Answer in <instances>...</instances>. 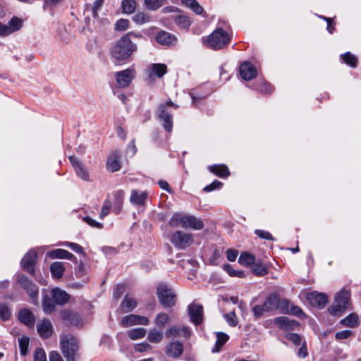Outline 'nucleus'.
I'll list each match as a JSON object with an SVG mask.
<instances>
[{
    "instance_id": "nucleus-1",
    "label": "nucleus",
    "mask_w": 361,
    "mask_h": 361,
    "mask_svg": "<svg viewBox=\"0 0 361 361\" xmlns=\"http://www.w3.org/2000/svg\"><path fill=\"white\" fill-rule=\"evenodd\" d=\"M131 37H142V35L130 32L121 37L112 46L111 49V56L115 62H123L127 61L133 54L137 51V44L133 43Z\"/></svg>"
},
{
    "instance_id": "nucleus-2",
    "label": "nucleus",
    "mask_w": 361,
    "mask_h": 361,
    "mask_svg": "<svg viewBox=\"0 0 361 361\" xmlns=\"http://www.w3.org/2000/svg\"><path fill=\"white\" fill-rule=\"evenodd\" d=\"M61 346L63 354L67 361H75L77 360L79 345L78 341L75 337L71 335L65 336L61 341Z\"/></svg>"
},
{
    "instance_id": "nucleus-3",
    "label": "nucleus",
    "mask_w": 361,
    "mask_h": 361,
    "mask_svg": "<svg viewBox=\"0 0 361 361\" xmlns=\"http://www.w3.org/2000/svg\"><path fill=\"white\" fill-rule=\"evenodd\" d=\"M230 41L231 37L227 32L217 28L207 37V44L213 49H221L227 46Z\"/></svg>"
},
{
    "instance_id": "nucleus-4",
    "label": "nucleus",
    "mask_w": 361,
    "mask_h": 361,
    "mask_svg": "<svg viewBox=\"0 0 361 361\" xmlns=\"http://www.w3.org/2000/svg\"><path fill=\"white\" fill-rule=\"evenodd\" d=\"M263 304L267 312L276 310H280L281 313L288 312V301L286 299H281L277 294H271Z\"/></svg>"
},
{
    "instance_id": "nucleus-5",
    "label": "nucleus",
    "mask_w": 361,
    "mask_h": 361,
    "mask_svg": "<svg viewBox=\"0 0 361 361\" xmlns=\"http://www.w3.org/2000/svg\"><path fill=\"white\" fill-rule=\"evenodd\" d=\"M168 106H172L177 109L178 106L171 101H168L165 104H161L157 109V115L159 119L162 121L164 128L168 131L171 132L173 128V118L170 112L168 111Z\"/></svg>"
},
{
    "instance_id": "nucleus-6",
    "label": "nucleus",
    "mask_w": 361,
    "mask_h": 361,
    "mask_svg": "<svg viewBox=\"0 0 361 361\" xmlns=\"http://www.w3.org/2000/svg\"><path fill=\"white\" fill-rule=\"evenodd\" d=\"M157 293L161 304L164 307H170L176 304V295L169 285L159 284L157 288Z\"/></svg>"
},
{
    "instance_id": "nucleus-7",
    "label": "nucleus",
    "mask_w": 361,
    "mask_h": 361,
    "mask_svg": "<svg viewBox=\"0 0 361 361\" xmlns=\"http://www.w3.org/2000/svg\"><path fill=\"white\" fill-rule=\"evenodd\" d=\"M170 241L176 248L184 250L193 243V236L190 233L176 231L171 235Z\"/></svg>"
},
{
    "instance_id": "nucleus-8",
    "label": "nucleus",
    "mask_w": 361,
    "mask_h": 361,
    "mask_svg": "<svg viewBox=\"0 0 361 361\" xmlns=\"http://www.w3.org/2000/svg\"><path fill=\"white\" fill-rule=\"evenodd\" d=\"M60 317L63 323L67 326H82L83 319L80 314L73 310L65 309L60 313Z\"/></svg>"
},
{
    "instance_id": "nucleus-9",
    "label": "nucleus",
    "mask_w": 361,
    "mask_h": 361,
    "mask_svg": "<svg viewBox=\"0 0 361 361\" xmlns=\"http://www.w3.org/2000/svg\"><path fill=\"white\" fill-rule=\"evenodd\" d=\"M148 78L153 81L156 78H161L167 73V66L164 63H152L146 70Z\"/></svg>"
},
{
    "instance_id": "nucleus-10",
    "label": "nucleus",
    "mask_w": 361,
    "mask_h": 361,
    "mask_svg": "<svg viewBox=\"0 0 361 361\" xmlns=\"http://www.w3.org/2000/svg\"><path fill=\"white\" fill-rule=\"evenodd\" d=\"M115 77L119 87H128L135 77V70L133 68H127L124 71L116 73Z\"/></svg>"
},
{
    "instance_id": "nucleus-11",
    "label": "nucleus",
    "mask_w": 361,
    "mask_h": 361,
    "mask_svg": "<svg viewBox=\"0 0 361 361\" xmlns=\"http://www.w3.org/2000/svg\"><path fill=\"white\" fill-rule=\"evenodd\" d=\"M149 322V320L147 317L136 314H128L121 319V324L124 327L139 324L147 325Z\"/></svg>"
},
{
    "instance_id": "nucleus-12",
    "label": "nucleus",
    "mask_w": 361,
    "mask_h": 361,
    "mask_svg": "<svg viewBox=\"0 0 361 361\" xmlns=\"http://www.w3.org/2000/svg\"><path fill=\"white\" fill-rule=\"evenodd\" d=\"M18 283L27 291L30 297L35 300L37 293L38 288L25 276L20 275L17 279Z\"/></svg>"
},
{
    "instance_id": "nucleus-13",
    "label": "nucleus",
    "mask_w": 361,
    "mask_h": 361,
    "mask_svg": "<svg viewBox=\"0 0 361 361\" xmlns=\"http://www.w3.org/2000/svg\"><path fill=\"white\" fill-rule=\"evenodd\" d=\"M37 261V252L30 250L26 253L21 261V267L27 272L32 274L34 273V265Z\"/></svg>"
},
{
    "instance_id": "nucleus-14",
    "label": "nucleus",
    "mask_w": 361,
    "mask_h": 361,
    "mask_svg": "<svg viewBox=\"0 0 361 361\" xmlns=\"http://www.w3.org/2000/svg\"><path fill=\"white\" fill-rule=\"evenodd\" d=\"M307 299L312 306L322 308L328 302V297L322 293L312 292L308 293Z\"/></svg>"
},
{
    "instance_id": "nucleus-15",
    "label": "nucleus",
    "mask_w": 361,
    "mask_h": 361,
    "mask_svg": "<svg viewBox=\"0 0 361 361\" xmlns=\"http://www.w3.org/2000/svg\"><path fill=\"white\" fill-rule=\"evenodd\" d=\"M190 320L195 325L200 324L202 320V307L192 302L188 306Z\"/></svg>"
},
{
    "instance_id": "nucleus-16",
    "label": "nucleus",
    "mask_w": 361,
    "mask_h": 361,
    "mask_svg": "<svg viewBox=\"0 0 361 361\" xmlns=\"http://www.w3.org/2000/svg\"><path fill=\"white\" fill-rule=\"evenodd\" d=\"M240 74L245 80H250L256 77L257 70L250 62L245 61L240 66Z\"/></svg>"
},
{
    "instance_id": "nucleus-17",
    "label": "nucleus",
    "mask_w": 361,
    "mask_h": 361,
    "mask_svg": "<svg viewBox=\"0 0 361 361\" xmlns=\"http://www.w3.org/2000/svg\"><path fill=\"white\" fill-rule=\"evenodd\" d=\"M37 329L39 334L42 338H49L53 334L52 324L47 319L39 321L37 325Z\"/></svg>"
},
{
    "instance_id": "nucleus-18",
    "label": "nucleus",
    "mask_w": 361,
    "mask_h": 361,
    "mask_svg": "<svg viewBox=\"0 0 361 361\" xmlns=\"http://www.w3.org/2000/svg\"><path fill=\"white\" fill-rule=\"evenodd\" d=\"M275 324L284 330H293L299 326V322L287 317H279L274 319Z\"/></svg>"
},
{
    "instance_id": "nucleus-19",
    "label": "nucleus",
    "mask_w": 361,
    "mask_h": 361,
    "mask_svg": "<svg viewBox=\"0 0 361 361\" xmlns=\"http://www.w3.org/2000/svg\"><path fill=\"white\" fill-rule=\"evenodd\" d=\"M69 160L75 169L77 175L84 180H89V173L81 162L73 156L69 157Z\"/></svg>"
},
{
    "instance_id": "nucleus-20",
    "label": "nucleus",
    "mask_w": 361,
    "mask_h": 361,
    "mask_svg": "<svg viewBox=\"0 0 361 361\" xmlns=\"http://www.w3.org/2000/svg\"><path fill=\"white\" fill-rule=\"evenodd\" d=\"M121 154L115 152L109 155L106 161V168L111 172H116L121 169L120 162Z\"/></svg>"
},
{
    "instance_id": "nucleus-21",
    "label": "nucleus",
    "mask_w": 361,
    "mask_h": 361,
    "mask_svg": "<svg viewBox=\"0 0 361 361\" xmlns=\"http://www.w3.org/2000/svg\"><path fill=\"white\" fill-rule=\"evenodd\" d=\"M19 320L25 325L32 327L35 322V317L33 313L27 309H22L18 313Z\"/></svg>"
},
{
    "instance_id": "nucleus-22",
    "label": "nucleus",
    "mask_w": 361,
    "mask_h": 361,
    "mask_svg": "<svg viewBox=\"0 0 361 361\" xmlns=\"http://www.w3.org/2000/svg\"><path fill=\"white\" fill-rule=\"evenodd\" d=\"M181 227L183 228L199 230L202 228V223L200 220L197 219L192 216L183 215Z\"/></svg>"
},
{
    "instance_id": "nucleus-23",
    "label": "nucleus",
    "mask_w": 361,
    "mask_h": 361,
    "mask_svg": "<svg viewBox=\"0 0 361 361\" xmlns=\"http://www.w3.org/2000/svg\"><path fill=\"white\" fill-rule=\"evenodd\" d=\"M47 256L50 259H67L75 261L76 257L68 251L63 249H56L47 253Z\"/></svg>"
},
{
    "instance_id": "nucleus-24",
    "label": "nucleus",
    "mask_w": 361,
    "mask_h": 361,
    "mask_svg": "<svg viewBox=\"0 0 361 361\" xmlns=\"http://www.w3.org/2000/svg\"><path fill=\"white\" fill-rule=\"evenodd\" d=\"M155 39L159 44L163 45L173 44L176 42V37L166 31L159 32L155 37Z\"/></svg>"
},
{
    "instance_id": "nucleus-25",
    "label": "nucleus",
    "mask_w": 361,
    "mask_h": 361,
    "mask_svg": "<svg viewBox=\"0 0 361 361\" xmlns=\"http://www.w3.org/2000/svg\"><path fill=\"white\" fill-rule=\"evenodd\" d=\"M148 196V193L145 191H139L133 190L130 197V201L135 205H142L145 204Z\"/></svg>"
},
{
    "instance_id": "nucleus-26",
    "label": "nucleus",
    "mask_w": 361,
    "mask_h": 361,
    "mask_svg": "<svg viewBox=\"0 0 361 361\" xmlns=\"http://www.w3.org/2000/svg\"><path fill=\"white\" fill-rule=\"evenodd\" d=\"M51 296L54 302L59 305L66 303L69 299V295L66 291L57 288L51 290Z\"/></svg>"
},
{
    "instance_id": "nucleus-27",
    "label": "nucleus",
    "mask_w": 361,
    "mask_h": 361,
    "mask_svg": "<svg viewBox=\"0 0 361 361\" xmlns=\"http://www.w3.org/2000/svg\"><path fill=\"white\" fill-rule=\"evenodd\" d=\"M209 171L220 178H226L229 176V170L224 164H214L208 167Z\"/></svg>"
},
{
    "instance_id": "nucleus-28",
    "label": "nucleus",
    "mask_w": 361,
    "mask_h": 361,
    "mask_svg": "<svg viewBox=\"0 0 361 361\" xmlns=\"http://www.w3.org/2000/svg\"><path fill=\"white\" fill-rule=\"evenodd\" d=\"M65 271V267L61 262H54L50 265V271L54 279L62 277Z\"/></svg>"
},
{
    "instance_id": "nucleus-29",
    "label": "nucleus",
    "mask_w": 361,
    "mask_h": 361,
    "mask_svg": "<svg viewBox=\"0 0 361 361\" xmlns=\"http://www.w3.org/2000/svg\"><path fill=\"white\" fill-rule=\"evenodd\" d=\"M183 350V345L179 342H172L167 347V353L173 357H179Z\"/></svg>"
},
{
    "instance_id": "nucleus-30",
    "label": "nucleus",
    "mask_w": 361,
    "mask_h": 361,
    "mask_svg": "<svg viewBox=\"0 0 361 361\" xmlns=\"http://www.w3.org/2000/svg\"><path fill=\"white\" fill-rule=\"evenodd\" d=\"M136 306V300L128 295H126L121 304V309L123 312L126 313L132 311Z\"/></svg>"
},
{
    "instance_id": "nucleus-31",
    "label": "nucleus",
    "mask_w": 361,
    "mask_h": 361,
    "mask_svg": "<svg viewBox=\"0 0 361 361\" xmlns=\"http://www.w3.org/2000/svg\"><path fill=\"white\" fill-rule=\"evenodd\" d=\"M350 293L346 290H341L338 293L335 297V302L338 305H341L343 307V310H346L349 302Z\"/></svg>"
},
{
    "instance_id": "nucleus-32",
    "label": "nucleus",
    "mask_w": 361,
    "mask_h": 361,
    "mask_svg": "<svg viewBox=\"0 0 361 361\" xmlns=\"http://www.w3.org/2000/svg\"><path fill=\"white\" fill-rule=\"evenodd\" d=\"M124 191L123 190H117L114 193V212L116 214H118L121 210V206L123 202L124 198Z\"/></svg>"
},
{
    "instance_id": "nucleus-33",
    "label": "nucleus",
    "mask_w": 361,
    "mask_h": 361,
    "mask_svg": "<svg viewBox=\"0 0 361 361\" xmlns=\"http://www.w3.org/2000/svg\"><path fill=\"white\" fill-rule=\"evenodd\" d=\"M252 272L257 276H263L268 274V268L264 264L257 261L252 264Z\"/></svg>"
},
{
    "instance_id": "nucleus-34",
    "label": "nucleus",
    "mask_w": 361,
    "mask_h": 361,
    "mask_svg": "<svg viewBox=\"0 0 361 361\" xmlns=\"http://www.w3.org/2000/svg\"><path fill=\"white\" fill-rule=\"evenodd\" d=\"M137 4L135 0H123L121 2L122 12L125 14H132L135 12Z\"/></svg>"
},
{
    "instance_id": "nucleus-35",
    "label": "nucleus",
    "mask_w": 361,
    "mask_h": 361,
    "mask_svg": "<svg viewBox=\"0 0 361 361\" xmlns=\"http://www.w3.org/2000/svg\"><path fill=\"white\" fill-rule=\"evenodd\" d=\"M216 341L215 343V346L212 349V353L219 352L221 347L226 343L228 340L229 337L227 334L219 332L216 334Z\"/></svg>"
},
{
    "instance_id": "nucleus-36",
    "label": "nucleus",
    "mask_w": 361,
    "mask_h": 361,
    "mask_svg": "<svg viewBox=\"0 0 361 361\" xmlns=\"http://www.w3.org/2000/svg\"><path fill=\"white\" fill-rule=\"evenodd\" d=\"M238 262L243 266L250 267L255 262V258L254 255L244 252L240 255Z\"/></svg>"
},
{
    "instance_id": "nucleus-37",
    "label": "nucleus",
    "mask_w": 361,
    "mask_h": 361,
    "mask_svg": "<svg viewBox=\"0 0 361 361\" xmlns=\"http://www.w3.org/2000/svg\"><path fill=\"white\" fill-rule=\"evenodd\" d=\"M104 0H95L93 5L87 4L85 5V11H88L89 8H91L92 16L94 18H98V11L102 8Z\"/></svg>"
},
{
    "instance_id": "nucleus-38",
    "label": "nucleus",
    "mask_w": 361,
    "mask_h": 361,
    "mask_svg": "<svg viewBox=\"0 0 361 361\" xmlns=\"http://www.w3.org/2000/svg\"><path fill=\"white\" fill-rule=\"evenodd\" d=\"M164 338V334L161 331L152 329H151L147 335V339L150 343H160Z\"/></svg>"
},
{
    "instance_id": "nucleus-39",
    "label": "nucleus",
    "mask_w": 361,
    "mask_h": 361,
    "mask_svg": "<svg viewBox=\"0 0 361 361\" xmlns=\"http://www.w3.org/2000/svg\"><path fill=\"white\" fill-rule=\"evenodd\" d=\"M181 3L197 14L200 15L203 12V8L196 0H181Z\"/></svg>"
},
{
    "instance_id": "nucleus-40",
    "label": "nucleus",
    "mask_w": 361,
    "mask_h": 361,
    "mask_svg": "<svg viewBox=\"0 0 361 361\" xmlns=\"http://www.w3.org/2000/svg\"><path fill=\"white\" fill-rule=\"evenodd\" d=\"M170 322V317L166 313L158 314L154 319L155 325L159 329H164Z\"/></svg>"
},
{
    "instance_id": "nucleus-41",
    "label": "nucleus",
    "mask_w": 361,
    "mask_h": 361,
    "mask_svg": "<svg viewBox=\"0 0 361 361\" xmlns=\"http://www.w3.org/2000/svg\"><path fill=\"white\" fill-rule=\"evenodd\" d=\"M357 320H358L357 315L355 313H351L348 317L341 319L340 323L343 326L353 328L358 324Z\"/></svg>"
},
{
    "instance_id": "nucleus-42",
    "label": "nucleus",
    "mask_w": 361,
    "mask_h": 361,
    "mask_svg": "<svg viewBox=\"0 0 361 361\" xmlns=\"http://www.w3.org/2000/svg\"><path fill=\"white\" fill-rule=\"evenodd\" d=\"M23 21L18 17H13L8 23L11 33L18 31L23 27Z\"/></svg>"
},
{
    "instance_id": "nucleus-43",
    "label": "nucleus",
    "mask_w": 361,
    "mask_h": 361,
    "mask_svg": "<svg viewBox=\"0 0 361 361\" xmlns=\"http://www.w3.org/2000/svg\"><path fill=\"white\" fill-rule=\"evenodd\" d=\"M341 59L345 63L352 68H356L357 65V58L350 52H346L341 55Z\"/></svg>"
},
{
    "instance_id": "nucleus-44",
    "label": "nucleus",
    "mask_w": 361,
    "mask_h": 361,
    "mask_svg": "<svg viewBox=\"0 0 361 361\" xmlns=\"http://www.w3.org/2000/svg\"><path fill=\"white\" fill-rule=\"evenodd\" d=\"M146 334V330L143 328H135L128 331V336L132 340L143 338Z\"/></svg>"
},
{
    "instance_id": "nucleus-45",
    "label": "nucleus",
    "mask_w": 361,
    "mask_h": 361,
    "mask_svg": "<svg viewBox=\"0 0 361 361\" xmlns=\"http://www.w3.org/2000/svg\"><path fill=\"white\" fill-rule=\"evenodd\" d=\"M224 269L232 277L244 278L245 276L244 272L241 270H235L229 264L224 265Z\"/></svg>"
},
{
    "instance_id": "nucleus-46",
    "label": "nucleus",
    "mask_w": 361,
    "mask_h": 361,
    "mask_svg": "<svg viewBox=\"0 0 361 361\" xmlns=\"http://www.w3.org/2000/svg\"><path fill=\"white\" fill-rule=\"evenodd\" d=\"M165 0H144L146 8L151 11H156L159 8Z\"/></svg>"
},
{
    "instance_id": "nucleus-47",
    "label": "nucleus",
    "mask_w": 361,
    "mask_h": 361,
    "mask_svg": "<svg viewBox=\"0 0 361 361\" xmlns=\"http://www.w3.org/2000/svg\"><path fill=\"white\" fill-rule=\"evenodd\" d=\"M30 339L27 336H22L18 338V344L20 350V353L25 355L27 353Z\"/></svg>"
},
{
    "instance_id": "nucleus-48",
    "label": "nucleus",
    "mask_w": 361,
    "mask_h": 361,
    "mask_svg": "<svg viewBox=\"0 0 361 361\" xmlns=\"http://www.w3.org/2000/svg\"><path fill=\"white\" fill-rule=\"evenodd\" d=\"M133 20L137 25H142L149 21V16L145 13L140 12L133 17Z\"/></svg>"
},
{
    "instance_id": "nucleus-49",
    "label": "nucleus",
    "mask_w": 361,
    "mask_h": 361,
    "mask_svg": "<svg viewBox=\"0 0 361 361\" xmlns=\"http://www.w3.org/2000/svg\"><path fill=\"white\" fill-rule=\"evenodd\" d=\"M11 314V309L4 303H0V317L2 320L9 319Z\"/></svg>"
},
{
    "instance_id": "nucleus-50",
    "label": "nucleus",
    "mask_w": 361,
    "mask_h": 361,
    "mask_svg": "<svg viewBox=\"0 0 361 361\" xmlns=\"http://www.w3.org/2000/svg\"><path fill=\"white\" fill-rule=\"evenodd\" d=\"M176 23L182 28H187L190 25V21L186 16L180 15L175 18Z\"/></svg>"
},
{
    "instance_id": "nucleus-51",
    "label": "nucleus",
    "mask_w": 361,
    "mask_h": 361,
    "mask_svg": "<svg viewBox=\"0 0 361 361\" xmlns=\"http://www.w3.org/2000/svg\"><path fill=\"white\" fill-rule=\"evenodd\" d=\"M183 219V215L176 213L174 214L169 220V225L172 227L181 226L182 221Z\"/></svg>"
},
{
    "instance_id": "nucleus-52",
    "label": "nucleus",
    "mask_w": 361,
    "mask_h": 361,
    "mask_svg": "<svg viewBox=\"0 0 361 361\" xmlns=\"http://www.w3.org/2000/svg\"><path fill=\"white\" fill-rule=\"evenodd\" d=\"M55 309L54 302L49 297H45L43 300V310L46 313H51Z\"/></svg>"
},
{
    "instance_id": "nucleus-53",
    "label": "nucleus",
    "mask_w": 361,
    "mask_h": 361,
    "mask_svg": "<svg viewBox=\"0 0 361 361\" xmlns=\"http://www.w3.org/2000/svg\"><path fill=\"white\" fill-rule=\"evenodd\" d=\"M224 319L231 326H235L238 324L237 316L234 311L224 315Z\"/></svg>"
},
{
    "instance_id": "nucleus-54",
    "label": "nucleus",
    "mask_w": 361,
    "mask_h": 361,
    "mask_svg": "<svg viewBox=\"0 0 361 361\" xmlns=\"http://www.w3.org/2000/svg\"><path fill=\"white\" fill-rule=\"evenodd\" d=\"M329 311L331 314L334 316L341 315L345 310H343V307L341 305H338L335 301L334 303L329 308Z\"/></svg>"
},
{
    "instance_id": "nucleus-55",
    "label": "nucleus",
    "mask_w": 361,
    "mask_h": 361,
    "mask_svg": "<svg viewBox=\"0 0 361 361\" xmlns=\"http://www.w3.org/2000/svg\"><path fill=\"white\" fill-rule=\"evenodd\" d=\"M129 27V20L126 19H120L115 23V30L118 31H125Z\"/></svg>"
},
{
    "instance_id": "nucleus-56",
    "label": "nucleus",
    "mask_w": 361,
    "mask_h": 361,
    "mask_svg": "<svg viewBox=\"0 0 361 361\" xmlns=\"http://www.w3.org/2000/svg\"><path fill=\"white\" fill-rule=\"evenodd\" d=\"M180 334H181L180 326H173L166 331V336L168 338L178 337L180 336Z\"/></svg>"
},
{
    "instance_id": "nucleus-57",
    "label": "nucleus",
    "mask_w": 361,
    "mask_h": 361,
    "mask_svg": "<svg viewBox=\"0 0 361 361\" xmlns=\"http://www.w3.org/2000/svg\"><path fill=\"white\" fill-rule=\"evenodd\" d=\"M111 207V202L109 199H106L104 202L103 207L102 208L101 213L99 214V217L101 219L104 218L109 213L110 208Z\"/></svg>"
},
{
    "instance_id": "nucleus-58",
    "label": "nucleus",
    "mask_w": 361,
    "mask_h": 361,
    "mask_svg": "<svg viewBox=\"0 0 361 361\" xmlns=\"http://www.w3.org/2000/svg\"><path fill=\"white\" fill-rule=\"evenodd\" d=\"M286 338L293 342L295 345H299L301 342V337L294 333H287L285 336Z\"/></svg>"
},
{
    "instance_id": "nucleus-59",
    "label": "nucleus",
    "mask_w": 361,
    "mask_h": 361,
    "mask_svg": "<svg viewBox=\"0 0 361 361\" xmlns=\"http://www.w3.org/2000/svg\"><path fill=\"white\" fill-rule=\"evenodd\" d=\"M34 361H47L46 353L43 349H36L34 355Z\"/></svg>"
},
{
    "instance_id": "nucleus-60",
    "label": "nucleus",
    "mask_w": 361,
    "mask_h": 361,
    "mask_svg": "<svg viewBox=\"0 0 361 361\" xmlns=\"http://www.w3.org/2000/svg\"><path fill=\"white\" fill-rule=\"evenodd\" d=\"M252 311L255 317H261L264 312H267L265 307H264V304L257 305L252 307Z\"/></svg>"
},
{
    "instance_id": "nucleus-61",
    "label": "nucleus",
    "mask_w": 361,
    "mask_h": 361,
    "mask_svg": "<svg viewBox=\"0 0 361 361\" xmlns=\"http://www.w3.org/2000/svg\"><path fill=\"white\" fill-rule=\"evenodd\" d=\"M63 245H66V246H68L72 250L75 251L77 253H80V254H83L84 253V249L82 248V246H80L78 244H76L75 243L66 242Z\"/></svg>"
},
{
    "instance_id": "nucleus-62",
    "label": "nucleus",
    "mask_w": 361,
    "mask_h": 361,
    "mask_svg": "<svg viewBox=\"0 0 361 361\" xmlns=\"http://www.w3.org/2000/svg\"><path fill=\"white\" fill-rule=\"evenodd\" d=\"M135 350L137 352H145L152 349V346L146 342L135 345Z\"/></svg>"
},
{
    "instance_id": "nucleus-63",
    "label": "nucleus",
    "mask_w": 361,
    "mask_h": 361,
    "mask_svg": "<svg viewBox=\"0 0 361 361\" xmlns=\"http://www.w3.org/2000/svg\"><path fill=\"white\" fill-rule=\"evenodd\" d=\"M255 233L261 238L266 239L269 240H274V238L271 235V234L267 231L263 230H255Z\"/></svg>"
},
{
    "instance_id": "nucleus-64",
    "label": "nucleus",
    "mask_w": 361,
    "mask_h": 361,
    "mask_svg": "<svg viewBox=\"0 0 361 361\" xmlns=\"http://www.w3.org/2000/svg\"><path fill=\"white\" fill-rule=\"evenodd\" d=\"M352 335L350 330H343L336 333L335 337L337 340L346 339Z\"/></svg>"
}]
</instances>
